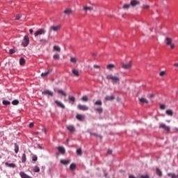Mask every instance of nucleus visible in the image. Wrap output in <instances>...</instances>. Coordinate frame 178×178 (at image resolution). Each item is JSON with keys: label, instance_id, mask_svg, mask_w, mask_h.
<instances>
[{"label": "nucleus", "instance_id": "nucleus-1", "mask_svg": "<svg viewBox=\"0 0 178 178\" xmlns=\"http://www.w3.org/2000/svg\"><path fill=\"white\" fill-rule=\"evenodd\" d=\"M107 80H111L113 84H118L120 81V78L119 76H113L112 74H109L106 76Z\"/></svg>", "mask_w": 178, "mask_h": 178}, {"label": "nucleus", "instance_id": "nucleus-2", "mask_svg": "<svg viewBox=\"0 0 178 178\" xmlns=\"http://www.w3.org/2000/svg\"><path fill=\"white\" fill-rule=\"evenodd\" d=\"M97 106H99V108H95V112H98L99 115L104 112V108H102V101L101 100H97L95 102V104Z\"/></svg>", "mask_w": 178, "mask_h": 178}, {"label": "nucleus", "instance_id": "nucleus-3", "mask_svg": "<svg viewBox=\"0 0 178 178\" xmlns=\"http://www.w3.org/2000/svg\"><path fill=\"white\" fill-rule=\"evenodd\" d=\"M165 42L166 45L170 47L171 49H173V48H175V44L172 43V38H166Z\"/></svg>", "mask_w": 178, "mask_h": 178}, {"label": "nucleus", "instance_id": "nucleus-4", "mask_svg": "<svg viewBox=\"0 0 178 178\" xmlns=\"http://www.w3.org/2000/svg\"><path fill=\"white\" fill-rule=\"evenodd\" d=\"M29 43H30V39L29 38V36L25 35L22 40V44L23 45V47H27Z\"/></svg>", "mask_w": 178, "mask_h": 178}, {"label": "nucleus", "instance_id": "nucleus-5", "mask_svg": "<svg viewBox=\"0 0 178 178\" xmlns=\"http://www.w3.org/2000/svg\"><path fill=\"white\" fill-rule=\"evenodd\" d=\"M62 26L60 24L56 25V26H51L50 27V31H59L60 30V28Z\"/></svg>", "mask_w": 178, "mask_h": 178}, {"label": "nucleus", "instance_id": "nucleus-6", "mask_svg": "<svg viewBox=\"0 0 178 178\" xmlns=\"http://www.w3.org/2000/svg\"><path fill=\"white\" fill-rule=\"evenodd\" d=\"M159 129H163L166 131L169 132L170 131V127L168 126H166V124L161 123L159 124Z\"/></svg>", "mask_w": 178, "mask_h": 178}, {"label": "nucleus", "instance_id": "nucleus-7", "mask_svg": "<svg viewBox=\"0 0 178 178\" xmlns=\"http://www.w3.org/2000/svg\"><path fill=\"white\" fill-rule=\"evenodd\" d=\"M44 34H45V31L44 29H39L35 33L34 35L35 37H38V35H42Z\"/></svg>", "mask_w": 178, "mask_h": 178}, {"label": "nucleus", "instance_id": "nucleus-8", "mask_svg": "<svg viewBox=\"0 0 178 178\" xmlns=\"http://www.w3.org/2000/svg\"><path fill=\"white\" fill-rule=\"evenodd\" d=\"M54 103L56 104V105H57V106H58V108H61L62 109H65V104H63L62 103V102L58 101V100H55Z\"/></svg>", "mask_w": 178, "mask_h": 178}, {"label": "nucleus", "instance_id": "nucleus-9", "mask_svg": "<svg viewBox=\"0 0 178 178\" xmlns=\"http://www.w3.org/2000/svg\"><path fill=\"white\" fill-rule=\"evenodd\" d=\"M77 108L79 109V111H88V106L86 105L79 104Z\"/></svg>", "mask_w": 178, "mask_h": 178}, {"label": "nucleus", "instance_id": "nucleus-10", "mask_svg": "<svg viewBox=\"0 0 178 178\" xmlns=\"http://www.w3.org/2000/svg\"><path fill=\"white\" fill-rule=\"evenodd\" d=\"M122 69H131V62H129L127 64L122 63Z\"/></svg>", "mask_w": 178, "mask_h": 178}, {"label": "nucleus", "instance_id": "nucleus-11", "mask_svg": "<svg viewBox=\"0 0 178 178\" xmlns=\"http://www.w3.org/2000/svg\"><path fill=\"white\" fill-rule=\"evenodd\" d=\"M66 127L70 133H74V131H76V128H74L73 125H67Z\"/></svg>", "mask_w": 178, "mask_h": 178}, {"label": "nucleus", "instance_id": "nucleus-12", "mask_svg": "<svg viewBox=\"0 0 178 178\" xmlns=\"http://www.w3.org/2000/svg\"><path fill=\"white\" fill-rule=\"evenodd\" d=\"M76 118L77 120H79L80 122H83V120H84V119H86L84 115H81V114H77Z\"/></svg>", "mask_w": 178, "mask_h": 178}, {"label": "nucleus", "instance_id": "nucleus-13", "mask_svg": "<svg viewBox=\"0 0 178 178\" xmlns=\"http://www.w3.org/2000/svg\"><path fill=\"white\" fill-rule=\"evenodd\" d=\"M105 101H113V99H115V96L113 95H107L104 98Z\"/></svg>", "mask_w": 178, "mask_h": 178}, {"label": "nucleus", "instance_id": "nucleus-14", "mask_svg": "<svg viewBox=\"0 0 178 178\" xmlns=\"http://www.w3.org/2000/svg\"><path fill=\"white\" fill-rule=\"evenodd\" d=\"M60 162L62 165H69V163H70V160H65V159H61Z\"/></svg>", "mask_w": 178, "mask_h": 178}, {"label": "nucleus", "instance_id": "nucleus-15", "mask_svg": "<svg viewBox=\"0 0 178 178\" xmlns=\"http://www.w3.org/2000/svg\"><path fill=\"white\" fill-rule=\"evenodd\" d=\"M5 165L6 166H8V168H16V164L12 163H9L8 162H6L5 163Z\"/></svg>", "mask_w": 178, "mask_h": 178}, {"label": "nucleus", "instance_id": "nucleus-16", "mask_svg": "<svg viewBox=\"0 0 178 178\" xmlns=\"http://www.w3.org/2000/svg\"><path fill=\"white\" fill-rule=\"evenodd\" d=\"M139 4H140V1L137 0H132L131 1V6H137V5H139Z\"/></svg>", "mask_w": 178, "mask_h": 178}, {"label": "nucleus", "instance_id": "nucleus-17", "mask_svg": "<svg viewBox=\"0 0 178 178\" xmlns=\"http://www.w3.org/2000/svg\"><path fill=\"white\" fill-rule=\"evenodd\" d=\"M45 95H48L49 97H54V92L49 90H46Z\"/></svg>", "mask_w": 178, "mask_h": 178}, {"label": "nucleus", "instance_id": "nucleus-18", "mask_svg": "<svg viewBox=\"0 0 178 178\" xmlns=\"http://www.w3.org/2000/svg\"><path fill=\"white\" fill-rule=\"evenodd\" d=\"M72 73L73 74H74V76H76V77H79V76H80V73L79 72V70L74 69L72 70Z\"/></svg>", "mask_w": 178, "mask_h": 178}, {"label": "nucleus", "instance_id": "nucleus-19", "mask_svg": "<svg viewBox=\"0 0 178 178\" xmlns=\"http://www.w3.org/2000/svg\"><path fill=\"white\" fill-rule=\"evenodd\" d=\"M139 101L142 104H148V100L145 98H140V99H139Z\"/></svg>", "mask_w": 178, "mask_h": 178}, {"label": "nucleus", "instance_id": "nucleus-20", "mask_svg": "<svg viewBox=\"0 0 178 178\" xmlns=\"http://www.w3.org/2000/svg\"><path fill=\"white\" fill-rule=\"evenodd\" d=\"M166 115H168V116H173V111L172 110H167L165 111Z\"/></svg>", "mask_w": 178, "mask_h": 178}, {"label": "nucleus", "instance_id": "nucleus-21", "mask_svg": "<svg viewBox=\"0 0 178 178\" xmlns=\"http://www.w3.org/2000/svg\"><path fill=\"white\" fill-rule=\"evenodd\" d=\"M156 173L158 175V176H159V177H162V171H161L159 168H156Z\"/></svg>", "mask_w": 178, "mask_h": 178}, {"label": "nucleus", "instance_id": "nucleus-22", "mask_svg": "<svg viewBox=\"0 0 178 178\" xmlns=\"http://www.w3.org/2000/svg\"><path fill=\"white\" fill-rule=\"evenodd\" d=\"M26 154L24 153L22 156V163H26Z\"/></svg>", "mask_w": 178, "mask_h": 178}, {"label": "nucleus", "instance_id": "nucleus-23", "mask_svg": "<svg viewBox=\"0 0 178 178\" xmlns=\"http://www.w3.org/2000/svg\"><path fill=\"white\" fill-rule=\"evenodd\" d=\"M64 13H65V15H72V10H71V9H69V8L65 9V10H64Z\"/></svg>", "mask_w": 178, "mask_h": 178}, {"label": "nucleus", "instance_id": "nucleus-24", "mask_svg": "<svg viewBox=\"0 0 178 178\" xmlns=\"http://www.w3.org/2000/svg\"><path fill=\"white\" fill-rule=\"evenodd\" d=\"M60 58V56L58 54H54L53 56V58L54 59V60H59Z\"/></svg>", "mask_w": 178, "mask_h": 178}, {"label": "nucleus", "instance_id": "nucleus-25", "mask_svg": "<svg viewBox=\"0 0 178 178\" xmlns=\"http://www.w3.org/2000/svg\"><path fill=\"white\" fill-rule=\"evenodd\" d=\"M83 10L87 12V10H89V12H91V10H94V8L92 7H84Z\"/></svg>", "mask_w": 178, "mask_h": 178}, {"label": "nucleus", "instance_id": "nucleus-26", "mask_svg": "<svg viewBox=\"0 0 178 178\" xmlns=\"http://www.w3.org/2000/svg\"><path fill=\"white\" fill-rule=\"evenodd\" d=\"M54 51H56V52H60V47L59 46H54Z\"/></svg>", "mask_w": 178, "mask_h": 178}, {"label": "nucleus", "instance_id": "nucleus-27", "mask_svg": "<svg viewBox=\"0 0 178 178\" xmlns=\"http://www.w3.org/2000/svg\"><path fill=\"white\" fill-rule=\"evenodd\" d=\"M57 92L58 93V94H61V95H63V97H66V92H65V91H63V90H58V91H57Z\"/></svg>", "mask_w": 178, "mask_h": 178}, {"label": "nucleus", "instance_id": "nucleus-28", "mask_svg": "<svg viewBox=\"0 0 178 178\" xmlns=\"http://www.w3.org/2000/svg\"><path fill=\"white\" fill-rule=\"evenodd\" d=\"M76 154L79 156H81V155H83V151L81 150V148H79L76 150Z\"/></svg>", "mask_w": 178, "mask_h": 178}, {"label": "nucleus", "instance_id": "nucleus-29", "mask_svg": "<svg viewBox=\"0 0 178 178\" xmlns=\"http://www.w3.org/2000/svg\"><path fill=\"white\" fill-rule=\"evenodd\" d=\"M24 63H26V60H24V58H21L19 60V65L23 66L24 65Z\"/></svg>", "mask_w": 178, "mask_h": 178}, {"label": "nucleus", "instance_id": "nucleus-30", "mask_svg": "<svg viewBox=\"0 0 178 178\" xmlns=\"http://www.w3.org/2000/svg\"><path fill=\"white\" fill-rule=\"evenodd\" d=\"M15 154L19 152V145H17V143H15Z\"/></svg>", "mask_w": 178, "mask_h": 178}, {"label": "nucleus", "instance_id": "nucleus-31", "mask_svg": "<svg viewBox=\"0 0 178 178\" xmlns=\"http://www.w3.org/2000/svg\"><path fill=\"white\" fill-rule=\"evenodd\" d=\"M58 151L61 154H65V148H63V147H58Z\"/></svg>", "mask_w": 178, "mask_h": 178}, {"label": "nucleus", "instance_id": "nucleus-32", "mask_svg": "<svg viewBox=\"0 0 178 178\" xmlns=\"http://www.w3.org/2000/svg\"><path fill=\"white\" fill-rule=\"evenodd\" d=\"M33 172H35V173H38V172H40V168L38 166H35L33 168Z\"/></svg>", "mask_w": 178, "mask_h": 178}, {"label": "nucleus", "instance_id": "nucleus-33", "mask_svg": "<svg viewBox=\"0 0 178 178\" xmlns=\"http://www.w3.org/2000/svg\"><path fill=\"white\" fill-rule=\"evenodd\" d=\"M70 62H72V63H76V62H77V58L75 57H71Z\"/></svg>", "mask_w": 178, "mask_h": 178}, {"label": "nucleus", "instance_id": "nucleus-34", "mask_svg": "<svg viewBox=\"0 0 178 178\" xmlns=\"http://www.w3.org/2000/svg\"><path fill=\"white\" fill-rule=\"evenodd\" d=\"M82 101H83V102H88V97L87 96H83L82 97Z\"/></svg>", "mask_w": 178, "mask_h": 178}, {"label": "nucleus", "instance_id": "nucleus-35", "mask_svg": "<svg viewBox=\"0 0 178 178\" xmlns=\"http://www.w3.org/2000/svg\"><path fill=\"white\" fill-rule=\"evenodd\" d=\"M70 169L71 170H74V169H76V164L75 163H72L70 166Z\"/></svg>", "mask_w": 178, "mask_h": 178}, {"label": "nucleus", "instance_id": "nucleus-36", "mask_svg": "<svg viewBox=\"0 0 178 178\" xmlns=\"http://www.w3.org/2000/svg\"><path fill=\"white\" fill-rule=\"evenodd\" d=\"M168 176H169L171 178H177V176H176V175H175L173 173H168Z\"/></svg>", "mask_w": 178, "mask_h": 178}, {"label": "nucleus", "instance_id": "nucleus-37", "mask_svg": "<svg viewBox=\"0 0 178 178\" xmlns=\"http://www.w3.org/2000/svg\"><path fill=\"white\" fill-rule=\"evenodd\" d=\"M69 101H71L72 102H74L76 101V98L73 96H70Z\"/></svg>", "mask_w": 178, "mask_h": 178}, {"label": "nucleus", "instance_id": "nucleus-38", "mask_svg": "<svg viewBox=\"0 0 178 178\" xmlns=\"http://www.w3.org/2000/svg\"><path fill=\"white\" fill-rule=\"evenodd\" d=\"M90 136H93L94 137H99V138H102V136H101L95 133H91Z\"/></svg>", "mask_w": 178, "mask_h": 178}, {"label": "nucleus", "instance_id": "nucleus-39", "mask_svg": "<svg viewBox=\"0 0 178 178\" xmlns=\"http://www.w3.org/2000/svg\"><path fill=\"white\" fill-rule=\"evenodd\" d=\"M113 67H115V65L113 64H109L107 65V69L111 70V69H113Z\"/></svg>", "mask_w": 178, "mask_h": 178}, {"label": "nucleus", "instance_id": "nucleus-40", "mask_svg": "<svg viewBox=\"0 0 178 178\" xmlns=\"http://www.w3.org/2000/svg\"><path fill=\"white\" fill-rule=\"evenodd\" d=\"M3 105H10V102H9L8 100H3Z\"/></svg>", "mask_w": 178, "mask_h": 178}, {"label": "nucleus", "instance_id": "nucleus-41", "mask_svg": "<svg viewBox=\"0 0 178 178\" xmlns=\"http://www.w3.org/2000/svg\"><path fill=\"white\" fill-rule=\"evenodd\" d=\"M13 105H18L19 104V100L15 99L12 102Z\"/></svg>", "mask_w": 178, "mask_h": 178}, {"label": "nucleus", "instance_id": "nucleus-42", "mask_svg": "<svg viewBox=\"0 0 178 178\" xmlns=\"http://www.w3.org/2000/svg\"><path fill=\"white\" fill-rule=\"evenodd\" d=\"M165 74H166V72H165V71H161L159 73V76H161V77H163V76H165Z\"/></svg>", "mask_w": 178, "mask_h": 178}, {"label": "nucleus", "instance_id": "nucleus-43", "mask_svg": "<svg viewBox=\"0 0 178 178\" xmlns=\"http://www.w3.org/2000/svg\"><path fill=\"white\" fill-rule=\"evenodd\" d=\"M37 159H38L37 156H32V161H33V162H37Z\"/></svg>", "mask_w": 178, "mask_h": 178}, {"label": "nucleus", "instance_id": "nucleus-44", "mask_svg": "<svg viewBox=\"0 0 178 178\" xmlns=\"http://www.w3.org/2000/svg\"><path fill=\"white\" fill-rule=\"evenodd\" d=\"M130 8V4H124L123 6V9H129Z\"/></svg>", "mask_w": 178, "mask_h": 178}, {"label": "nucleus", "instance_id": "nucleus-45", "mask_svg": "<svg viewBox=\"0 0 178 178\" xmlns=\"http://www.w3.org/2000/svg\"><path fill=\"white\" fill-rule=\"evenodd\" d=\"M139 178H149V176L148 175H139Z\"/></svg>", "mask_w": 178, "mask_h": 178}, {"label": "nucleus", "instance_id": "nucleus-46", "mask_svg": "<svg viewBox=\"0 0 178 178\" xmlns=\"http://www.w3.org/2000/svg\"><path fill=\"white\" fill-rule=\"evenodd\" d=\"M15 50L13 49H10V50H9V54H10V55H12L13 54H15Z\"/></svg>", "mask_w": 178, "mask_h": 178}, {"label": "nucleus", "instance_id": "nucleus-47", "mask_svg": "<svg viewBox=\"0 0 178 178\" xmlns=\"http://www.w3.org/2000/svg\"><path fill=\"white\" fill-rule=\"evenodd\" d=\"M51 72H52V69H49L48 72H45V76H48V74H49V73H51Z\"/></svg>", "mask_w": 178, "mask_h": 178}, {"label": "nucleus", "instance_id": "nucleus-48", "mask_svg": "<svg viewBox=\"0 0 178 178\" xmlns=\"http://www.w3.org/2000/svg\"><path fill=\"white\" fill-rule=\"evenodd\" d=\"M160 108L162 109V110L165 109L166 108V106H165V104H161L160 106Z\"/></svg>", "mask_w": 178, "mask_h": 178}, {"label": "nucleus", "instance_id": "nucleus-49", "mask_svg": "<svg viewBox=\"0 0 178 178\" xmlns=\"http://www.w3.org/2000/svg\"><path fill=\"white\" fill-rule=\"evenodd\" d=\"M143 9H149V6H148V5H143Z\"/></svg>", "mask_w": 178, "mask_h": 178}, {"label": "nucleus", "instance_id": "nucleus-50", "mask_svg": "<svg viewBox=\"0 0 178 178\" xmlns=\"http://www.w3.org/2000/svg\"><path fill=\"white\" fill-rule=\"evenodd\" d=\"M107 154H108V155H112V149H108L107 151Z\"/></svg>", "mask_w": 178, "mask_h": 178}, {"label": "nucleus", "instance_id": "nucleus-51", "mask_svg": "<svg viewBox=\"0 0 178 178\" xmlns=\"http://www.w3.org/2000/svg\"><path fill=\"white\" fill-rule=\"evenodd\" d=\"M20 17H22V15H17L16 16L15 19H16V20H19V19H20Z\"/></svg>", "mask_w": 178, "mask_h": 178}, {"label": "nucleus", "instance_id": "nucleus-52", "mask_svg": "<svg viewBox=\"0 0 178 178\" xmlns=\"http://www.w3.org/2000/svg\"><path fill=\"white\" fill-rule=\"evenodd\" d=\"M29 127H34V123H33V122H31L30 124H29Z\"/></svg>", "mask_w": 178, "mask_h": 178}, {"label": "nucleus", "instance_id": "nucleus-53", "mask_svg": "<svg viewBox=\"0 0 178 178\" xmlns=\"http://www.w3.org/2000/svg\"><path fill=\"white\" fill-rule=\"evenodd\" d=\"M94 67H95V69H99V65H94Z\"/></svg>", "mask_w": 178, "mask_h": 178}, {"label": "nucleus", "instance_id": "nucleus-54", "mask_svg": "<svg viewBox=\"0 0 178 178\" xmlns=\"http://www.w3.org/2000/svg\"><path fill=\"white\" fill-rule=\"evenodd\" d=\"M129 178H136V177H134V175H129Z\"/></svg>", "mask_w": 178, "mask_h": 178}, {"label": "nucleus", "instance_id": "nucleus-55", "mask_svg": "<svg viewBox=\"0 0 178 178\" xmlns=\"http://www.w3.org/2000/svg\"><path fill=\"white\" fill-rule=\"evenodd\" d=\"M33 31H33V29H30V30H29V33H31V34H33Z\"/></svg>", "mask_w": 178, "mask_h": 178}, {"label": "nucleus", "instance_id": "nucleus-56", "mask_svg": "<svg viewBox=\"0 0 178 178\" xmlns=\"http://www.w3.org/2000/svg\"><path fill=\"white\" fill-rule=\"evenodd\" d=\"M174 66H175V67H178V63H175Z\"/></svg>", "mask_w": 178, "mask_h": 178}, {"label": "nucleus", "instance_id": "nucleus-57", "mask_svg": "<svg viewBox=\"0 0 178 178\" xmlns=\"http://www.w3.org/2000/svg\"><path fill=\"white\" fill-rule=\"evenodd\" d=\"M41 76L42 77H44V76H45V72L42 73Z\"/></svg>", "mask_w": 178, "mask_h": 178}, {"label": "nucleus", "instance_id": "nucleus-58", "mask_svg": "<svg viewBox=\"0 0 178 178\" xmlns=\"http://www.w3.org/2000/svg\"><path fill=\"white\" fill-rule=\"evenodd\" d=\"M152 97H154V95H150V98H152Z\"/></svg>", "mask_w": 178, "mask_h": 178}, {"label": "nucleus", "instance_id": "nucleus-59", "mask_svg": "<svg viewBox=\"0 0 178 178\" xmlns=\"http://www.w3.org/2000/svg\"><path fill=\"white\" fill-rule=\"evenodd\" d=\"M42 94H45V92H42Z\"/></svg>", "mask_w": 178, "mask_h": 178}, {"label": "nucleus", "instance_id": "nucleus-60", "mask_svg": "<svg viewBox=\"0 0 178 178\" xmlns=\"http://www.w3.org/2000/svg\"><path fill=\"white\" fill-rule=\"evenodd\" d=\"M177 131H178V129H177Z\"/></svg>", "mask_w": 178, "mask_h": 178}]
</instances>
